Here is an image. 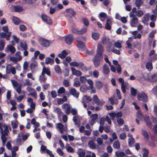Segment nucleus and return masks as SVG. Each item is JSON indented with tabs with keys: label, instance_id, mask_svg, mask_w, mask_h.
<instances>
[{
	"label": "nucleus",
	"instance_id": "40",
	"mask_svg": "<svg viewBox=\"0 0 157 157\" xmlns=\"http://www.w3.org/2000/svg\"><path fill=\"white\" fill-rule=\"evenodd\" d=\"M17 123L18 121L17 120H16L14 122H13V121H12L11 122L12 127L13 129L16 128L17 127Z\"/></svg>",
	"mask_w": 157,
	"mask_h": 157
},
{
	"label": "nucleus",
	"instance_id": "44",
	"mask_svg": "<svg viewBox=\"0 0 157 157\" xmlns=\"http://www.w3.org/2000/svg\"><path fill=\"white\" fill-rule=\"evenodd\" d=\"M131 95L133 96H136V90L133 87H131Z\"/></svg>",
	"mask_w": 157,
	"mask_h": 157
},
{
	"label": "nucleus",
	"instance_id": "41",
	"mask_svg": "<svg viewBox=\"0 0 157 157\" xmlns=\"http://www.w3.org/2000/svg\"><path fill=\"white\" fill-rule=\"evenodd\" d=\"M0 50L2 51L3 50L5 47V43L4 41L3 40H0Z\"/></svg>",
	"mask_w": 157,
	"mask_h": 157
},
{
	"label": "nucleus",
	"instance_id": "48",
	"mask_svg": "<svg viewBox=\"0 0 157 157\" xmlns=\"http://www.w3.org/2000/svg\"><path fill=\"white\" fill-rule=\"evenodd\" d=\"M55 69L57 73H59L61 72V69L59 66L58 65H56L55 67Z\"/></svg>",
	"mask_w": 157,
	"mask_h": 157
},
{
	"label": "nucleus",
	"instance_id": "19",
	"mask_svg": "<svg viewBox=\"0 0 157 157\" xmlns=\"http://www.w3.org/2000/svg\"><path fill=\"white\" fill-rule=\"evenodd\" d=\"M98 114L97 113L92 114L91 116V118H92L91 120V124L93 125L95 123V121L98 117Z\"/></svg>",
	"mask_w": 157,
	"mask_h": 157
},
{
	"label": "nucleus",
	"instance_id": "26",
	"mask_svg": "<svg viewBox=\"0 0 157 157\" xmlns=\"http://www.w3.org/2000/svg\"><path fill=\"white\" fill-rule=\"evenodd\" d=\"M55 111L57 114L58 117H60L61 116L63 113L60 108L59 107L56 108Z\"/></svg>",
	"mask_w": 157,
	"mask_h": 157
},
{
	"label": "nucleus",
	"instance_id": "15",
	"mask_svg": "<svg viewBox=\"0 0 157 157\" xmlns=\"http://www.w3.org/2000/svg\"><path fill=\"white\" fill-rule=\"evenodd\" d=\"M45 74L48 76H50L51 75V71L49 68H46L44 66L43 68L41 75H44Z\"/></svg>",
	"mask_w": 157,
	"mask_h": 157
},
{
	"label": "nucleus",
	"instance_id": "1",
	"mask_svg": "<svg viewBox=\"0 0 157 157\" xmlns=\"http://www.w3.org/2000/svg\"><path fill=\"white\" fill-rule=\"evenodd\" d=\"M103 60L102 56L95 55L92 59V61L95 67H98L100 65L101 62Z\"/></svg>",
	"mask_w": 157,
	"mask_h": 157
},
{
	"label": "nucleus",
	"instance_id": "12",
	"mask_svg": "<svg viewBox=\"0 0 157 157\" xmlns=\"http://www.w3.org/2000/svg\"><path fill=\"white\" fill-rule=\"evenodd\" d=\"M70 65L71 66L78 67L79 68H81L83 66L84 63L82 62L78 63L77 62L75 61L70 63Z\"/></svg>",
	"mask_w": 157,
	"mask_h": 157
},
{
	"label": "nucleus",
	"instance_id": "54",
	"mask_svg": "<svg viewBox=\"0 0 157 157\" xmlns=\"http://www.w3.org/2000/svg\"><path fill=\"white\" fill-rule=\"evenodd\" d=\"M99 73L98 71L95 70L93 71V75L94 77L96 78H98L99 76Z\"/></svg>",
	"mask_w": 157,
	"mask_h": 157
},
{
	"label": "nucleus",
	"instance_id": "10",
	"mask_svg": "<svg viewBox=\"0 0 157 157\" xmlns=\"http://www.w3.org/2000/svg\"><path fill=\"white\" fill-rule=\"evenodd\" d=\"M70 94L75 97L76 98H78L79 97V93L77 92L76 90L74 88H72L70 90Z\"/></svg>",
	"mask_w": 157,
	"mask_h": 157
},
{
	"label": "nucleus",
	"instance_id": "56",
	"mask_svg": "<svg viewBox=\"0 0 157 157\" xmlns=\"http://www.w3.org/2000/svg\"><path fill=\"white\" fill-rule=\"evenodd\" d=\"M20 54L21 52L20 51H17L15 54V55L17 56H19V57L18 58V61H20L22 59V57L20 55Z\"/></svg>",
	"mask_w": 157,
	"mask_h": 157
},
{
	"label": "nucleus",
	"instance_id": "4",
	"mask_svg": "<svg viewBox=\"0 0 157 157\" xmlns=\"http://www.w3.org/2000/svg\"><path fill=\"white\" fill-rule=\"evenodd\" d=\"M129 16L130 17H132V19L131 21V25L132 27L136 26V25L138 23V18L136 17L135 15L133 13H131L129 14Z\"/></svg>",
	"mask_w": 157,
	"mask_h": 157
},
{
	"label": "nucleus",
	"instance_id": "45",
	"mask_svg": "<svg viewBox=\"0 0 157 157\" xmlns=\"http://www.w3.org/2000/svg\"><path fill=\"white\" fill-rule=\"evenodd\" d=\"M37 65V63L36 61H34L32 62L30 65V68L31 70L33 69Z\"/></svg>",
	"mask_w": 157,
	"mask_h": 157
},
{
	"label": "nucleus",
	"instance_id": "3",
	"mask_svg": "<svg viewBox=\"0 0 157 157\" xmlns=\"http://www.w3.org/2000/svg\"><path fill=\"white\" fill-rule=\"evenodd\" d=\"M137 98L139 101H142L144 102H147L148 100L147 95L144 91L138 94Z\"/></svg>",
	"mask_w": 157,
	"mask_h": 157
},
{
	"label": "nucleus",
	"instance_id": "37",
	"mask_svg": "<svg viewBox=\"0 0 157 157\" xmlns=\"http://www.w3.org/2000/svg\"><path fill=\"white\" fill-rule=\"evenodd\" d=\"M146 67L147 69L151 70L153 68L152 63L151 62H148L146 64Z\"/></svg>",
	"mask_w": 157,
	"mask_h": 157
},
{
	"label": "nucleus",
	"instance_id": "33",
	"mask_svg": "<svg viewBox=\"0 0 157 157\" xmlns=\"http://www.w3.org/2000/svg\"><path fill=\"white\" fill-rule=\"evenodd\" d=\"M137 116L140 120H142L144 118L143 114L140 111H138L137 113Z\"/></svg>",
	"mask_w": 157,
	"mask_h": 157
},
{
	"label": "nucleus",
	"instance_id": "47",
	"mask_svg": "<svg viewBox=\"0 0 157 157\" xmlns=\"http://www.w3.org/2000/svg\"><path fill=\"white\" fill-rule=\"evenodd\" d=\"M117 121L118 124L120 125H122L124 124V121L121 118H118Z\"/></svg>",
	"mask_w": 157,
	"mask_h": 157
},
{
	"label": "nucleus",
	"instance_id": "25",
	"mask_svg": "<svg viewBox=\"0 0 157 157\" xmlns=\"http://www.w3.org/2000/svg\"><path fill=\"white\" fill-rule=\"evenodd\" d=\"M14 11L15 12H20L23 10V8L20 6L17 5L13 7Z\"/></svg>",
	"mask_w": 157,
	"mask_h": 157
},
{
	"label": "nucleus",
	"instance_id": "58",
	"mask_svg": "<svg viewBox=\"0 0 157 157\" xmlns=\"http://www.w3.org/2000/svg\"><path fill=\"white\" fill-rule=\"evenodd\" d=\"M57 127L60 129H63V125L61 123H58L57 124Z\"/></svg>",
	"mask_w": 157,
	"mask_h": 157
},
{
	"label": "nucleus",
	"instance_id": "34",
	"mask_svg": "<svg viewBox=\"0 0 157 157\" xmlns=\"http://www.w3.org/2000/svg\"><path fill=\"white\" fill-rule=\"evenodd\" d=\"M13 21L16 25H18L20 23V20L17 17H14L12 19Z\"/></svg>",
	"mask_w": 157,
	"mask_h": 157
},
{
	"label": "nucleus",
	"instance_id": "9",
	"mask_svg": "<svg viewBox=\"0 0 157 157\" xmlns=\"http://www.w3.org/2000/svg\"><path fill=\"white\" fill-rule=\"evenodd\" d=\"M104 51V48L103 46L100 44H99L97 46V53L96 55L102 56V53Z\"/></svg>",
	"mask_w": 157,
	"mask_h": 157
},
{
	"label": "nucleus",
	"instance_id": "22",
	"mask_svg": "<svg viewBox=\"0 0 157 157\" xmlns=\"http://www.w3.org/2000/svg\"><path fill=\"white\" fill-rule=\"evenodd\" d=\"M103 70L104 74L108 75L109 74L110 71L107 64H105L104 65Z\"/></svg>",
	"mask_w": 157,
	"mask_h": 157
},
{
	"label": "nucleus",
	"instance_id": "51",
	"mask_svg": "<svg viewBox=\"0 0 157 157\" xmlns=\"http://www.w3.org/2000/svg\"><path fill=\"white\" fill-rule=\"evenodd\" d=\"M63 85L65 87H68L69 86V81L66 79H64L63 82Z\"/></svg>",
	"mask_w": 157,
	"mask_h": 157
},
{
	"label": "nucleus",
	"instance_id": "46",
	"mask_svg": "<svg viewBox=\"0 0 157 157\" xmlns=\"http://www.w3.org/2000/svg\"><path fill=\"white\" fill-rule=\"evenodd\" d=\"M81 82L82 83H85L87 81V79L86 77L84 76H80L79 78Z\"/></svg>",
	"mask_w": 157,
	"mask_h": 157
},
{
	"label": "nucleus",
	"instance_id": "17",
	"mask_svg": "<svg viewBox=\"0 0 157 157\" xmlns=\"http://www.w3.org/2000/svg\"><path fill=\"white\" fill-rule=\"evenodd\" d=\"M71 71H72V74L76 76H80L82 75L81 72L79 70H76L75 68L71 67Z\"/></svg>",
	"mask_w": 157,
	"mask_h": 157
},
{
	"label": "nucleus",
	"instance_id": "29",
	"mask_svg": "<svg viewBox=\"0 0 157 157\" xmlns=\"http://www.w3.org/2000/svg\"><path fill=\"white\" fill-rule=\"evenodd\" d=\"M113 147L115 149H119L120 147V145L118 141H115L113 144Z\"/></svg>",
	"mask_w": 157,
	"mask_h": 157
},
{
	"label": "nucleus",
	"instance_id": "49",
	"mask_svg": "<svg viewBox=\"0 0 157 157\" xmlns=\"http://www.w3.org/2000/svg\"><path fill=\"white\" fill-rule=\"evenodd\" d=\"M104 102H105L104 101L100 100L99 99L98 100L96 101L95 103L98 106H102L103 105Z\"/></svg>",
	"mask_w": 157,
	"mask_h": 157
},
{
	"label": "nucleus",
	"instance_id": "38",
	"mask_svg": "<svg viewBox=\"0 0 157 157\" xmlns=\"http://www.w3.org/2000/svg\"><path fill=\"white\" fill-rule=\"evenodd\" d=\"M142 134L146 140H148L149 138V135L146 130H142Z\"/></svg>",
	"mask_w": 157,
	"mask_h": 157
},
{
	"label": "nucleus",
	"instance_id": "2",
	"mask_svg": "<svg viewBox=\"0 0 157 157\" xmlns=\"http://www.w3.org/2000/svg\"><path fill=\"white\" fill-rule=\"evenodd\" d=\"M3 127L4 128V132L1 133L2 135L1 138L2 140V144L3 145H4L7 140L6 136H8V132H9V131L8 129V127L7 125H4Z\"/></svg>",
	"mask_w": 157,
	"mask_h": 157
},
{
	"label": "nucleus",
	"instance_id": "5",
	"mask_svg": "<svg viewBox=\"0 0 157 157\" xmlns=\"http://www.w3.org/2000/svg\"><path fill=\"white\" fill-rule=\"evenodd\" d=\"M109 115L111 118L112 120L114 119L115 117L117 118H120L122 116V113L121 111H119L116 113L115 112L110 113H109Z\"/></svg>",
	"mask_w": 157,
	"mask_h": 157
},
{
	"label": "nucleus",
	"instance_id": "20",
	"mask_svg": "<svg viewBox=\"0 0 157 157\" xmlns=\"http://www.w3.org/2000/svg\"><path fill=\"white\" fill-rule=\"evenodd\" d=\"M95 85L97 89H100L103 86V84L101 81H97L95 83Z\"/></svg>",
	"mask_w": 157,
	"mask_h": 157
},
{
	"label": "nucleus",
	"instance_id": "64",
	"mask_svg": "<svg viewBox=\"0 0 157 157\" xmlns=\"http://www.w3.org/2000/svg\"><path fill=\"white\" fill-rule=\"evenodd\" d=\"M137 14V16L138 17H141L143 14V12L140 10H138L136 13Z\"/></svg>",
	"mask_w": 157,
	"mask_h": 157
},
{
	"label": "nucleus",
	"instance_id": "24",
	"mask_svg": "<svg viewBox=\"0 0 157 157\" xmlns=\"http://www.w3.org/2000/svg\"><path fill=\"white\" fill-rule=\"evenodd\" d=\"M132 41V37H130L128 38V40L126 41V44H127V47H126V48H132V44L129 42L130 41V42H131Z\"/></svg>",
	"mask_w": 157,
	"mask_h": 157
},
{
	"label": "nucleus",
	"instance_id": "36",
	"mask_svg": "<svg viewBox=\"0 0 157 157\" xmlns=\"http://www.w3.org/2000/svg\"><path fill=\"white\" fill-rule=\"evenodd\" d=\"M144 153L143 154V157H148L149 153V150L146 148H143Z\"/></svg>",
	"mask_w": 157,
	"mask_h": 157
},
{
	"label": "nucleus",
	"instance_id": "30",
	"mask_svg": "<svg viewBox=\"0 0 157 157\" xmlns=\"http://www.w3.org/2000/svg\"><path fill=\"white\" fill-rule=\"evenodd\" d=\"M66 91L65 89L63 87H60L57 90L58 95L60 96L59 94L65 93Z\"/></svg>",
	"mask_w": 157,
	"mask_h": 157
},
{
	"label": "nucleus",
	"instance_id": "11",
	"mask_svg": "<svg viewBox=\"0 0 157 157\" xmlns=\"http://www.w3.org/2000/svg\"><path fill=\"white\" fill-rule=\"evenodd\" d=\"M62 107L63 109H66L65 111L67 115H68L70 114L71 111L70 105H68L67 103H65L62 105Z\"/></svg>",
	"mask_w": 157,
	"mask_h": 157
},
{
	"label": "nucleus",
	"instance_id": "7",
	"mask_svg": "<svg viewBox=\"0 0 157 157\" xmlns=\"http://www.w3.org/2000/svg\"><path fill=\"white\" fill-rule=\"evenodd\" d=\"M39 42L40 44L43 47H47L49 46L50 44L48 40L43 38L39 39Z\"/></svg>",
	"mask_w": 157,
	"mask_h": 157
},
{
	"label": "nucleus",
	"instance_id": "27",
	"mask_svg": "<svg viewBox=\"0 0 157 157\" xmlns=\"http://www.w3.org/2000/svg\"><path fill=\"white\" fill-rule=\"evenodd\" d=\"M143 3L142 0H136L135 2V4L138 9H140V6Z\"/></svg>",
	"mask_w": 157,
	"mask_h": 157
},
{
	"label": "nucleus",
	"instance_id": "57",
	"mask_svg": "<svg viewBox=\"0 0 157 157\" xmlns=\"http://www.w3.org/2000/svg\"><path fill=\"white\" fill-rule=\"evenodd\" d=\"M72 32L76 34L79 35V30L77 29L73 28L71 29Z\"/></svg>",
	"mask_w": 157,
	"mask_h": 157
},
{
	"label": "nucleus",
	"instance_id": "52",
	"mask_svg": "<svg viewBox=\"0 0 157 157\" xmlns=\"http://www.w3.org/2000/svg\"><path fill=\"white\" fill-rule=\"evenodd\" d=\"M80 82L78 80H76L74 81L73 86L75 87H78L80 86Z\"/></svg>",
	"mask_w": 157,
	"mask_h": 157
},
{
	"label": "nucleus",
	"instance_id": "62",
	"mask_svg": "<svg viewBox=\"0 0 157 157\" xmlns=\"http://www.w3.org/2000/svg\"><path fill=\"white\" fill-rule=\"evenodd\" d=\"M51 94L52 97L54 98L56 97L57 96L56 92L55 90H52L51 92Z\"/></svg>",
	"mask_w": 157,
	"mask_h": 157
},
{
	"label": "nucleus",
	"instance_id": "43",
	"mask_svg": "<svg viewBox=\"0 0 157 157\" xmlns=\"http://www.w3.org/2000/svg\"><path fill=\"white\" fill-rule=\"evenodd\" d=\"M20 46L24 50H27L28 49L27 44L26 43L24 44L22 42H21L20 44Z\"/></svg>",
	"mask_w": 157,
	"mask_h": 157
},
{
	"label": "nucleus",
	"instance_id": "23",
	"mask_svg": "<svg viewBox=\"0 0 157 157\" xmlns=\"http://www.w3.org/2000/svg\"><path fill=\"white\" fill-rule=\"evenodd\" d=\"M68 55V53L65 50L62 51L61 53L59 54L58 55V56L61 59H63Z\"/></svg>",
	"mask_w": 157,
	"mask_h": 157
},
{
	"label": "nucleus",
	"instance_id": "16",
	"mask_svg": "<svg viewBox=\"0 0 157 157\" xmlns=\"http://www.w3.org/2000/svg\"><path fill=\"white\" fill-rule=\"evenodd\" d=\"M77 42L78 43V47L79 50H83L85 49V45L83 42L80 40H78Z\"/></svg>",
	"mask_w": 157,
	"mask_h": 157
},
{
	"label": "nucleus",
	"instance_id": "8",
	"mask_svg": "<svg viewBox=\"0 0 157 157\" xmlns=\"http://www.w3.org/2000/svg\"><path fill=\"white\" fill-rule=\"evenodd\" d=\"M74 39V36L72 34L68 35L66 36L65 41L66 43L70 45L73 41Z\"/></svg>",
	"mask_w": 157,
	"mask_h": 157
},
{
	"label": "nucleus",
	"instance_id": "53",
	"mask_svg": "<svg viewBox=\"0 0 157 157\" xmlns=\"http://www.w3.org/2000/svg\"><path fill=\"white\" fill-rule=\"evenodd\" d=\"M10 60L11 61H13L14 63H16L18 61V58H16L15 57H11L10 58Z\"/></svg>",
	"mask_w": 157,
	"mask_h": 157
},
{
	"label": "nucleus",
	"instance_id": "61",
	"mask_svg": "<svg viewBox=\"0 0 157 157\" xmlns=\"http://www.w3.org/2000/svg\"><path fill=\"white\" fill-rule=\"evenodd\" d=\"M116 94L118 96V98L119 99H121V95L120 90L117 88L116 89Z\"/></svg>",
	"mask_w": 157,
	"mask_h": 157
},
{
	"label": "nucleus",
	"instance_id": "35",
	"mask_svg": "<svg viewBox=\"0 0 157 157\" xmlns=\"http://www.w3.org/2000/svg\"><path fill=\"white\" fill-rule=\"evenodd\" d=\"M89 147L91 149H94L96 147V144L93 141H90L88 143Z\"/></svg>",
	"mask_w": 157,
	"mask_h": 157
},
{
	"label": "nucleus",
	"instance_id": "55",
	"mask_svg": "<svg viewBox=\"0 0 157 157\" xmlns=\"http://www.w3.org/2000/svg\"><path fill=\"white\" fill-rule=\"evenodd\" d=\"M78 154L79 157H83L85 155L86 152L85 151H82L79 152L78 153Z\"/></svg>",
	"mask_w": 157,
	"mask_h": 157
},
{
	"label": "nucleus",
	"instance_id": "18",
	"mask_svg": "<svg viewBox=\"0 0 157 157\" xmlns=\"http://www.w3.org/2000/svg\"><path fill=\"white\" fill-rule=\"evenodd\" d=\"M65 12L71 14L73 17H75L76 14V12L74 11V9L71 8L66 9L65 10Z\"/></svg>",
	"mask_w": 157,
	"mask_h": 157
},
{
	"label": "nucleus",
	"instance_id": "59",
	"mask_svg": "<svg viewBox=\"0 0 157 157\" xmlns=\"http://www.w3.org/2000/svg\"><path fill=\"white\" fill-rule=\"evenodd\" d=\"M114 46L118 48H120L122 47L121 44L119 42H116L114 44Z\"/></svg>",
	"mask_w": 157,
	"mask_h": 157
},
{
	"label": "nucleus",
	"instance_id": "28",
	"mask_svg": "<svg viewBox=\"0 0 157 157\" xmlns=\"http://www.w3.org/2000/svg\"><path fill=\"white\" fill-rule=\"evenodd\" d=\"M92 38L94 40H98L99 37V34L98 33L93 32L92 33Z\"/></svg>",
	"mask_w": 157,
	"mask_h": 157
},
{
	"label": "nucleus",
	"instance_id": "13",
	"mask_svg": "<svg viewBox=\"0 0 157 157\" xmlns=\"http://www.w3.org/2000/svg\"><path fill=\"white\" fill-rule=\"evenodd\" d=\"M144 121L146 123L147 126L150 128L151 127V122L149 117L148 116H146L144 118Z\"/></svg>",
	"mask_w": 157,
	"mask_h": 157
},
{
	"label": "nucleus",
	"instance_id": "6",
	"mask_svg": "<svg viewBox=\"0 0 157 157\" xmlns=\"http://www.w3.org/2000/svg\"><path fill=\"white\" fill-rule=\"evenodd\" d=\"M41 18L43 21L47 24L51 25L52 24V19L46 14H42L41 15Z\"/></svg>",
	"mask_w": 157,
	"mask_h": 157
},
{
	"label": "nucleus",
	"instance_id": "39",
	"mask_svg": "<svg viewBox=\"0 0 157 157\" xmlns=\"http://www.w3.org/2000/svg\"><path fill=\"white\" fill-rule=\"evenodd\" d=\"M80 90L83 92H86L87 90V86L86 85H83L80 87Z\"/></svg>",
	"mask_w": 157,
	"mask_h": 157
},
{
	"label": "nucleus",
	"instance_id": "42",
	"mask_svg": "<svg viewBox=\"0 0 157 157\" xmlns=\"http://www.w3.org/2000/svg\"><path fill=\"white\" fill-rule=\"evenodd\" d=\"M115 154L116 156L117 157H123L125 155L124 153L122 151H120L119 152L116 151L115 152Z\"/></svg>",
	"mask_w": 157,
	"mask_h": 157
},
{
	"label": "nucleus",
	"instance_id": "50",
	"mask_svg": "<svg viewBox=\"0 0 157 157\" xmlns=\"http://www.w3.org/2000/svg\"><path fill=\"white\" fill-rule=\"evenodd\" d=\"M87 31V29L86 28H82L81 30H79V35L82 34L86 33Z\"/></svg>",
	"mask_w": 157,
	"mask_h": 157
},
{
	"label": "nucleus",
	"instance_id": "32",
	"mask_svg": "<svg viewBox=\"0 0 157 157\" xmlns=\"http://www.w3.org/2000/svg\"><path fill=\"white\" fill-rule=\"evenodd\" d=\"M82 21L84 25L86 26H88L89 25V22L88 20L86 18H83L82 19Z\"/></svg>",
	"mask_w": 157,
	"mask_h": 157
},
{
	"label": "nucleus",
	"instance_id": "60",
	"mask_svg": "<svg viewBox=\"0 0 157 157\" xmlns=\"http://www.w3.org/2000/svg\"><path fill=\"white\" fill-rule=\"evenodd\" d=\"M19 29L21 31H24L26 29V27L24 25H21L19 26Z\"/></svg>",
	"mask_w": 157,
	"mask_h": 157
},
{
	"label": "nucleus",
	"instance_id": "14",
	"mask_svg": "<svg viewBox=\"0 0 157 157\" xmlns=\"http://www.w3.org/2000/svg\"><path fill=\"white\" fill-rule=\"evenodd\" d=\"M5 51L6 52H8L9 51L11 52L12 54L16 52V49L15 48L11 45L7 46Z\"/></svg>",
	"mask_w": 157,
	"mask_h": 157
},
{
	"label": "nucleus",
	"instance_id": "63",
	"mask_svg": "<svg viewBox=\"0 0 157 157\" xmlns=\"http://www.w3.org/2000/svg\"><path fill=\"white\" fill-rule=\"evenodd\" d=\"M126 137V134L124 133H121L120 135V138L121 140H124Z\"/></svg>",
	"mask_w": 157,
	"mask_h": 157
},
{
	"label": "nucleus",
	"instance_id": "21",
	"mask_svg": "<svg viewBox=\"0 0 157 157\" xmlns=\"http://www.w3.org/2000/svg\"><path fill=\"white\" fill-rule=\"evenodd\" d=\"M54 63V60L50 57H48L45 59V63L46 64H48L49 63H50L51 65H52Z\"/></svg>",
	"mask_w": 157,
	"mask_h": 157
},
{
	"label": "nucleus",
	"instance_id": "31",
	"mask_svg": "<svg viewBox=\"0 0 157 157\" xmlns=\"http://www.w3.org/2000/svg\"><path fill=\"white\" fill-rule=\"evenodd\" d=\"M135 141V139L133 137L128 139V146L129 147H132V144L134 143Z\"/></svg>",
	"mask_w": 157,
	"mask_h": 157
}]
</instances>
